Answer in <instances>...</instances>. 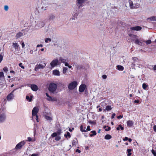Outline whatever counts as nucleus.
<instances>
[{"label": "nucleus", "instance_id": "obj_17", "mask_svg": "<svg viewBox=\"0 0 156 156\" xmlns=\"http://www.w3.org/2000/svg\"><path fill=\"white\" fill-rule=\"evenodd\" d=\"M129 6L131 9H134L136 8V7L133 6V4L132 1L131 0H129Z\"/></svg>", "mask_w": 156, "mask_h": 156}, {"label": "nucleus", "instance_id": "obj_60", "mask_svg": "<svg viewBox=\"0 0 156 156\" xmlns=\"http://www.w3.org/2000/svg\"><path fill=\"white\" fill-rule=\"evenodd\" d=\"M153 68L154 70H156V65H154Z\"/></svg>", "mask_w": 156, "mask_h": 156}, {"label": "nucleus", "instance_id": "obj_13", "mask_svg": "<svg viewBox=\"0 0 156 156\" xmlns=\"http://www.w3.org/2000/svg\"><path fill=\"white\" fill-rule=\"evenodd\" d=\"M127 125L128 127H132L134 124V122L133 121L128 120L127 122Z\"/></svg>", "mask_w": 156, "mask_h": 156}, {"label": "nucleus", "instance_id": "obj_10", "mask_svg": "<svg viewBox=\"0 0 156 156\" xmlns=\"http://www.w3.org/2000/svg\"><path fill=\"white\" fill-rule=\"evenodd\" d=\"M6 118V115L4 113L0 114V122H4Z\"/></svg>", "mask_w": 156, "mask_h": 156}, {"label": "nucleus", "instance_id": "obj_14", "mask_svg": "<svg viewBox=\"0 0 156 156\" xmlns=\"http://www.w3.org/2000/svg\"><path fill=\"white\" fill-rule=\"evenodd\" d=\"M142 29V27L140 26H136L133 27H132L130 28L131 30L139 31L141 30Z\"/></svg>", "mask_w": 156, "mask_h": 156}, {"label": "nucleus", "instance_id": "obj_54", "mask_svg": "<svg viewBox=\"0 0 156 156\" xmlns=\"http://www.w3.org/2000/svg\"><path fill=\"white\" fill-rule=\"evenodd\" d=\"M86 130H87V131H90V126H87V129H86Z\"/></svg>", "mask_w": 156, "mask_h": 156}, {"label": "nucleus", "instance_id": "obj_2", "mask_svg": "<svg viewBox=\"0 0 156 156\" xmlns=\"http://www.w3.org/2000/svg\"><path fill=\"white\" fill-rule=\"evenodd\" d=\"M57 88V85L55 83H51L49 85L48 90L50 92L53 93L55 91Z\"/></svg>", "mask_w": 156, "mask_h": 156}, {"label": "nucleus", "instance_id": "obj_22", "mask_svg": "<svg viewBox=\"0 0 156 156\" xmlns=\"http://www.w3.org/2000/svg\"><path fill=\"white\" fill-rule=\"evenodd\" d=\"M116 68L121 71H122L124 69V67L118 65L116 66Z\"/></svg>", "mask_w": 156, "mask_h": 156}, {"label": "nucleus", "instance_id": "obj_18", "mask_svg": "<svg viewBox=\"0 0 156 156\" xmlns=\"http://www.w3.org/2000/svg\"><path fill=\"white\" fill-rule=\"evenodd\" d=\"M135 43L136 44H138L139 45H140L141 46L143 45V43L142 42H141V41H140L138 38L136 39L135 40Z\"/></svg>", "mask_w": 156, "mask_h": 156}, {"label": "nucleus", "instance_id": "obj_5", "mask_svg": "<svg viewBox=\"0 0 156 156\" xmlns=\"http://www.w3.org/2000/svg\"><path fill=\"white\" fill-rule=\"evenodd\" d=\"M86 1V0H76V5L78 8L80 9L81 7L83 6V4Z\"/></svg>", "mask_w": 156, "mask_h": 156}, {"label": "nucleus", "instance_id": "obj_38", "mask_svg": "<svg viewBox=\"0 0 156 156\" xmlns=\"http://www.w3.org/2000/svg\"><path fill=\"white\" fill-rule=\"evenodd\" d=\"M51 41V39L50 38H46L45 39V41L46 43H47L50 42Z\"/></svg>", "mask_w": 156, "mask_h": 156}, {"label": "nucleus", "instance_id": "obj_25", "mask_svg": "<svg viewBox=\"0 0 156 156\" xmlns=\"http://www.w3.org/2000/svg\"><path fill=\"white\" fill-rule=\"evenodd\" d=\"M55 18V16L51 14L49 16V20H53Z\"/></svg>", "mask_w": 156, "mask_h": 156}, {"label": "nucleus", "instance_id": "obj_33", "mask_svg": "<svg viewBox=\"0 0 156 156\" xmlns=\"http://www.w3.org/2000/svg\"><path fill=\"white\" fill-rule=\"evenodd\" d=\"M112 108L111 106L108 105L106 107L105 110L107 111H109L111 110Z\"/></svg>", "mask_w": 156, "mask_h": 156}, {"label": "nucleus", "instance_id": "obj_50", "mask_svg": "<svg viewBox=\"0 0 156 156\" xmlns=\"http://www.w3.org/2000/svg\"><path fill=\"white\" fill-rule=\"evenodd\" d=\"M3 56L1 54H0V63L2 61L3 59Z\"/></svg>", "mask_w": 156, "mask_h": 156}, {"label": "nucleus", "instance_id": "obj_15", "mask_svg": "<svg viewBox=\"0 0 156 156\" xmlns=\"http://www.w3.org/2000/svg\"><path fill=\"white\" fill-rule=\"evenodd\" d=\"M52 74L55 76H60L59 71L56 69L53 71Z\"/></svg>", "mask_w": 156, "mask_h": 156}, {"label": "nucleus", "instance_id": "obj_20", "mask_svg": "<svg viewBox=\"0 0 156 156\" xmlns=\"http://www.w3.org/2000/svg\"><path fill=\"white\" fill-rule=\"evenodd\" d=\"M78 15V13H77V12H74L73 13V17H74L73 18V17L72 18V20H76V19H77V17Z\"/></svg>", "mask_w": 156, "mask_h": 156}, {"label": "nucleus", "instance_id": "obj_55", "mask_svg": "<svg viewBox=\"0 0 156 156\" xmlns=\"http://www.w3.org/2000/svg\"><path fill=\"white\" fill-rule=\"evenodd\" d=\"M27 139H28V140L29 141H32V139L30 137H28L27 138Z\"/></svg>", "mask_w": 156, "mask_h": 156}, {"label": "nucleus", "instance_id": "obj_27", "mask_svg": "<svg viewBox=\"0 0 156 156\" xmlns=\"http://www.w3.org/2000/svg\"><path fill=\"white\" fill-rule=\"evenodd\" d=\"M112 138L111 135L109 134L106 135L105 137V138L106 140H109Z\"/></svg>", "mask_w": 156, "mask_h": 156}, {"label": "nucleus", "instance_id": "obj_42", "mask_svg": "<svg viewBox=\"0 0 156 156\" xmlns=\"http://www.w3.org/2000/svg\"><path fill=\"white\" fill-rule=\"evenodd\" d=\"M61 139V137L59 136H57L55 138L56 140L58 141Z\"/></svg>", "mask_w": 156, "mask_h": 156}, {"label": "nucleus", "instance_id": "obj_43", "mask_svg": "<svg viewBox=\"0 0 156 156\" xmlns=\"http://www.w3.org/2000/svg\"><path fill=\"white\" fill-rule=\"evenodd\" d=\"M137 36L134 35H133L131 37V38L133 41H134V39H135L136 40V39H137Z\"/></svg>", "mask_w": 156, "mask_h": 156}, {"label": "nucleus", "instance_id": "obj_36", "mask_svg": "<svg viewBox=\"0 0 156 156\" xmlns=\"http://www.w3.org/2000/svg\"><path fill=\"white\" fill-rule=\"evenodd\" d=\"M4 73L2 72H0V78H5Z\"/></svg>", "mask_w": 156, "mask_h": 156}, {"label": "nucleus", "instance_id": "obj_3", "mask_svg": "<svg viewBox=\"0 0 156 156\" xmlns=\"http://www.w3.org/2000/svg\"><path fill=\"white\" fill-rule=\"evenodd\" d=\"M45 66L46 64L44 62H41L39 65H37L36 66L35 70L37 71L38 69H42Z\"/></svg>", "mask_w": 156, "mask_h": 156}, {"label": "nucleus", "instance_id": "obj_6", "mask_svg": "<svg viewBox=\"0 0 156 156\" xmlns=\"http://www.w3.org/2000/svg\"><path fill=\"white\" fill-rule=\"evenodd\" d=\"M60 64L58 60L57 59L53 60L50 63V65L52 68H53L57 65Z\"/></svg>", "mask_w": 156, "mask_h": 156}, {"label": "nucleus", "instance_id": "obj_35", "mask_svg": "<svg viewBox=\"0 0 156 156\" xmlns=\"http://www.w3.org/2000/svg\"><path fill=\"white\" fill-rule=\"evenodd\" d=\"M86 129V127H84V129H83V126L82 125H81V126H80V130L81 132H86V130L85 129Z\"/></svg>", "mask_w": 156, "mask_h": 156}, {"label": "nucleus", "instance_id": "obj_12", "mask_svg": "<svg viewBox=\"0 0 156 156\" xmlns=\"http://www.w3.org/2000/svg\"><path fill=\"white\" fill-rule=\"evenodd\" d=\"M86 87V86L84 84L81 85L79 88V91L80 92H83Z\"/></svg>", "mask_w": 156, "mask_h": 156}, {"label": "nucleus", "instance_id": "obj_4", "mask_svg": "<svg viewBox=\"0 0 156 156\" xmlns=\"http://www.w3.org/2000/svg\"><path fill=\"white\" fill-rule=\"evenodd\" d=\"M77 85V83L76 81H73L70 83L68 86V89L71 90H73L76 88Z\"/></svg>", "mask_w": 156, "mask_h": 156}, {"label": "nucleus", "instance_id": "obj_23", "mask_svg": "<svg viewBox=\"0 0 156 156\" xmlns=\"http://www.w3.org/2000/svg\"><path fill=\"white\" fill-rule=\"evenodd\" d=\"M78 142L77 139L76 138H74L72 140V144L73 146L75 145Z\"/></svg>", "mask_w": 156, "mask_h": 156}, {"label": "nucleus", "instance_id": "obj_11", "mask_svg": "<svg viewBox=\"0 0 156 156\" xmlns=\"http://www.w3.org/2000/svg\"><path fill=\"white\" fill-rule=\"evenodd\" d=\"M12 46L16 50L18 51L19 50L20 47L19 45L17 43H13L12 44Z\"/></svg>", "mask_w": 156, "mask_h": 156}, {"label": "nucleus", "instance_id": "obj_8", "mask_svg": "<svg viewBox=\"0 0 156 156\" xmlns=\"http://www.w3.org/2000/svg\"><path fill=\"white\" fill-rule=\"evenodd\" d=\"M39 109L37 107H34L32 111V115L33 116V118L35 115H36L37 113L38 112Z\"/></svg>", "mask_w": 156, "mask_h": 156}, {"label": "nucleus", "instance_id": "obj_31", "mask_svg": "<svg viewBox=\"0 0 156 156\" xmlns=\"http://www.w3.org/2000/svg\"><path fill=\"white\" fill-rule=\"evenodd\" d=\"M92 134H90V137H92L93 136H95L96 134V133L95 131H92L91 132Z\"/></svg>", "mask_w": 156, "mask_h": 156}, {"label": "nucleus", "instance_id": "obj_46", "mask_svg": "<svg viewBox=\"0 0 156 156\" xmlns=\"http://www.w3.org/2000/svg\"><path fill=\"white\" fill-rule=\"evenodd\" d=\"M151 152L153 154L154 156H156V152L153 149L152 150Z\"/></svg>", "mask_w": 156, "mask_h": 156}, {"label": "nucleus", "instance_id": "obj_41", "mask_svg": "<svg viewBox=\"0 0 156 156\" xmlns=\"http://www.w3.org/2000/svg\"><path fill=\"white\" fill-rule=\"evenodd\" d=\"M3 71L5 72H7L8 71V68L6 67H5L3 69Z\"/></svg>", "mask_w": 156, "mask_h": 156}, {"label": "nucleus", "instance_id": "obj_37", "mask_svg": "<svg viewBox=\"0 0 156 156\" xmlns=\"http://www.w3.org/2000/svg\"><path fill=\"white\" fill-rule=\"evenodd\" d=\"M131 150L130 149H128L127 150V152L128 153V154H127L128 156H130L131 155Z\"/></svg>", "mask_w": 156, "mask_h": 156}, {"label": "nucleus", "instance_id": "obj_1", "mask_svg": "<svg viewBox=\"0 0 156 156\" xmlns=\"http://www.w3.org/2000/svg\"><path fill=\"white\" fill-rule=\"evenodd\" d=\"M35 26L34 28V30H39L44 27L45 25L44 23L42 21L39 20L35 21Z\"/></svg>", "mask_w": 156, "mask_h": 156}, {"label": "nucleus", "instance_id": "obj_47", "mask_svg": "<svg viewBox=\"0 0 156 156\" xmlns=\"http://www.w3.org/2000/svg\"><path fill=\"white\" fill-rule=\"evenodd\" d=\"M145 42H146V44H151V40H148L146 41H145Z\"/></svg>", "mask_w": 156, "mask_h": 156}, {"label": "nucleus", "instance_id": "obj_32", "mask_svg": "<svg viewBox=\"0 0 156 156\" xmlns=\"http://www.w3.org/2000/svg\"><path fill=\"white\" fill-rule=\"evenodd\" d=\"M68 70V68L66 67H64L63 68L62 72L64 74H66L67 70Z\"/></svg>", "mask_w": 156, "mask_h": 156}, {"label": "nucleus", "instance_id": "obj_39", "mask_svg": "<svg viewBox=\"0 0 156 156\" xmlns=\"http://www.w3.org/2000/svg\"><path fill=\"white\" fill-rule=\"evenodd\" d=\"M45 118L48 120H52L51 118L47 115L45 116Z\"/></svg>", "mask_w": 156, "mask_h": 156}, {"label": "nucleus", "instance_id": "obj_62", "mask_svg": "<svg viewBox=\"0 0 156 156\" xmlns=\"http://www.w3.org/2000/svg\"><path fill=\"white\" fill-rule=\"evenodd\" d=\"M134 102L135 103H139V101L138 100H136L134 101Z\"/></svg>", "mask_w": 156, "mask_h": 156}, {"label": "nucleus", "instance_id": "obj_28", "mask_svg": "<svg viewBox=\"0 0 156 156\" xmlns=\"http://www.w3.org/2000/svg\"><path fill=\"white\" fill-rule=\"evenodd\" d=\"M64 136H65V137L66 138H67L68 137L69 138H70L71 137L70 133L68 132H66V133L65 134Z\"/></svg>", "mask_w": 156, "mask_h": 156}, {"label": "nucleus", "instance_id": "obj_34", "mask_svg": "<svg viewBox=\"0 0 156 156\" xmlns=\"http://www.w3.org/2000/svg\"><path fill=\"white\" fill-rule=\"evenodd\" d=\"M104 129H105V130L106 131H108L110 130L111 129V128L110 127H109L108 126H105L104 127Z\"/></svg>", "mask_w": 156, "mask_h": 156}, {"label": "nucleus", "instance_id": "obj_16", "mask_svg": "<svg viewBox=\"0 0 156 156\" xmlns=\"http://www.w3.org/2000/svg\"><path fill=\"white\" fill-rule=\"evenodd\" d=\"M31 89L34 91H36L38 89L37 86L35 84L31 85Z\"/></svg>", "mask_w": 156, "mask_h": 156}, {"label": "nucleus", "instance_id": "obj_24", "mask_svg": "<svg viewBox=\"0 0 156 156\" xmlns=\"http://www.w3.org/2000/svg\"><path fill=\"white\" fill-rule=\"evenodd\" d=\"M59 60L62 63H65L66 62L67 60L66 59L64 58H62L60 57L59 58Z\"/></svg>", "mask_w": 156, "mask_h": 156}, {"label": "nucleus", "instance_id": "obj_58", "mask_svg": "<svg viewBox=\"0 0 156 156\" xmlns=\"http://www.w3.org/2000/svg\"><path fill=\"white\" fill-rule=\"evenodd\" d=\"M154 131L156 132V125H155L153 127Z\"/></svg>", "mask_w": 156, "mask_h": 156}, {"label": "nucleus", "instance_id": "obj_29", "mask_svg": "<svg viewBox=\"0 0 156 156\" xmlns=\"http://www.w3.org/2000/svg\"><path fill=\"white\" fill-rule=\"evenodd\" d=\"M58 134H60V133L59 132H58L57 133H54L51 134V136L52 137H56L57 136Z\"/></svg>", "mask_w": 156, "mask_h": 156}, {"label": "nucleus", "instance_id": "obj_30", "mask_svg": "<svg viewBox=\"0 0 156 156\" xmlns=\"http://www.w3.org/2000/svg\"><path fill=\"white\" fill-rule=\"evenodd\" d=\"M120 129L122 130H123L124 129V127L122 126L121 125H119L118 126V127L117 128V130H119Z\"/></svg>", "mask_w": 156, "mask_h": 156}, {"label": "nucleus", "instance_id": "obj_64", "mask_svg": "<svg viewBox=\"0 0 156 156\" xmlns=\"http://www.w3.org/2000/svg\"><path fill=\"white\" fill-rule=\"evenodd\" d=\"M38 156V154H33L31 155V156Z\"/></svg>", "mask_w": 156, "mask_h": 156}, {"label": "nucleus", "instance_id": "obj_59", "mask_svg": "<svg viewBox=\"0 0 156 156\" xmlns=\"http://www.w3.org/2000/svg\"><path fill=\"white\" fill-rule=\"evenodd\" d=\"M21 45H22V48H24V47L25 46V44H24V42H23L22 43Z\"/></svg>", "mask_w": 156, "mask_h": 156}, {"label": "nucleus", "instance_id": "obj_21", "mask_svg": "<svg viewBox=\"0 0 156 156\" xmlns=\"http://www.w3.org/2000/svg\"><path fill=\"white\" fill-rule=\"evenodd\" d=\"M147 20H150L151 21L156 20V17L155 16H152L149 18H148Z\"/></svg>", "mask_w": 156, "mask_h": 156}, {"label": "nucleus", "instance_id": "obj_9", "mask_svg": "<svg viewBox=\"0 0 156 156\" xmlns=\"http://www.w3.org/2000/svg\"><path fill=\"white\" fill-rule=\"evenodd\" d=\"M16 89H14L10 94H9L7 97V99L8 101H10L13 99L14 95L13 93Z\"/></svg>", "mask_w": 156, "mask_h": 156}, {"label": "nucleus", "instance_id": "obj_19", "mask_svg": "<svg viewBox=\"0 0 156 156\" xmlns=\"http://www.w3.org/2000/svg\"><path fill=\"white\" fill-rule=\"evenodd\" d=\"M23 36V34L21 32H19L17 33L16 36V38L17 39Z\"/></svg>", "mask_w": 156, "mask_h": 156}, {"label": "nucleus", "instance_id": "obj_63", "mask_svg": "<svg viewBox=\"0 0 156 156\" xmlns=\"http://www.w3.org/2000/svg\"><path fill=\"white\" fill-rule=\"evenodd\" d=\"M76 152H78V153H80L81 151L80 150L78 149H77L76 150Z\"/></svg>", "mask_w": 156, "mask_h": 156}, {"label": "nucleus", "instance_id": "obj_48", "mask_svg": "<svg viewBox=\"0 0 156 156\" xmlns=\"http://www.w3.org/2000/svg\"><path fill=\"white\" fill-rule=\"evenodd\" d=\"M22 63H20L19 64V66L22 69H24L25 67L24 66L22 65Z\"/></svg>", "mask_w": 156, "mask_h": 156}, {"label": "nucleus", "instance_id": "obj_61", "mask_svg": "<svg viewBox=\"0 0 156 156\" xmlns=\"http://www.w3.org/2000/svg\"><path fill=\"white\" fill-rule=\"evenodd\" d=\"M115 113H113L112 116V118L113 119V118H114V117L115 116Z\"/></svg>", "mask_w": 156, "mask_h": 156}, {"label": "nucleus", "instance_id": "obj_40", "mask_svg": "<svg viewBox=\"0 0 156 156\" xmlns=\"http://www.w3.org/2000/svg\"><path fill=\"white\" fill-rule=\"evenodd\" d=\"M142 87L144 89L146 90L147 87V85L145 83H144L143 84Z\"/></svg>", "mask_w": 156, "mask_h": 156}, {"label": "nucleus", "instance_id": "obj_52", "mask_svg": "<svg viewBox=\"0 0 156 156\" xmlns=\"http://www.w3.org/2000/svg\"><path fill=\"white\" fill-rule=\"evenodd\" d=\"M34 116H35V119H36V121H37V122H38L39 120H38V115H35Z\"/></svg>", "mask_w": 156, "mask_h": 156}, {"label": "nucleus", "instance_id": "obj_53", "mask_svg": "<svg viewBox=\"0 0 156 156\" xmlns=\"http://www.w3.org/2000/svg\"><path fill=\"white\" fill-rule=\"evenodd\" d=\"M102 77L103 79H105L106 78L107 76L106 75H102Z\"/></svg>", "mask_w": 156, "mask_h": 156}, {"label": "nucleus", "instance_id": "obj_57", "mask_svg": "<svg viewBox=\"0 0 156 156\" xmlns=\"http://www.w3.org/2000/svg\"><path fill=\"white\" fill-rule=\"evenodd\" d=\"M128 139V138L127 137H125L123 139V140L124 141H126V140H127Z\"/></svg>", "mask_w": 156, "mask_h": 156}, {"label": "nucleus", "instance_id": "obj_51", "mask_svg": "<svg viewBox=\"0 0 156 156\" xmlns=\"http://www.w3.org/2000/svg\"><path fill=\"white\" fill-rule=\"evenodd\" d=\"M132 59L135 61H137L138 60V58L136 57H133Z\"/></svg>", "mask_w": 156, "mask_h": 156}, {"label": "nucleus", "instance_id": "obj_44", "mask_svg": "<svg viewBox=\"0 0 156 156\" xmlns=\"http://www.w3.org/2000/svg\"><path fill=\"white\" fill-rule=\"evenodd\" d=\"M4 9L5 11H7L9 9L8 6L7 5H5L4 7Z\"/></svg>", "mask_w": 156, "mask_h": 156}, {"label": "nucleus", "instance_id": "obj_45", "mask_svg": "<svg viewBox=\"0 0 156 156\" xmlns=\"http://www.w3.org/2000/svg\"><path fill=\"white\" fill-rule=\"evenodd\" d=\"M4 78H0V85H2L4 81Z\"/></svg>", "mask_w": 156, "mask_h": 156}, {"label": "nucleus", "instance_id": "obj_56", "mask_svg": "<svg viewBox=\"0 0 156 156\" xmlns=\"http://www.w3.org/2000/svg\"><path fill=\"white\" fill-rule=\"evenodd\" d=\"M122 117H123V116L122 115H120L119 116H118L117 118L118 119H119L122 118Z\"/></svg>", "mask_w": 156, "mask_h": 156}, {"label": "nucleus", "instance_id": "obj_26", "mask_svg": "<svg viewBox=\"0 0 156 156\" xmlns=\"http://www.w3.org/2000/svg\"><path fill=\"white\" fill-rule=\"evenodd\" d=\"M46 95L48 97V98H47V100L49 101H51L52 100V98L47 93H46Z\"/></svg>", "mask_w": 156, "mask_h": 156}, {"label": "nucleus", "instance_id": "obj_49", "mask_svg": "<svg viewBox=\"0 0 156 156\" xmlns=\"http://www.w3.org/2000/svg\"><path fill=\"white\" fill-rule=\"evenodd\" d=\"M26 99L29 100V101H31V99L28 96H26Z\"/></svg>", "mask_w": 156, "mask_h": 156}, {"label": "nucleus", "instance_id": "obj_7", "mask_svg": "<svg viewBox=\"0 0 156 156\" xmlns=\"http://www.w3.org/2000/svg\"><path fill=\"white\" fill-rule=\"evenodd\" d=\"M25 142L24 141H23L20 142L15 147L16 149H18L21 148L22 146L25 144Z\"/></svg>", "mask_w": 156, "mask_h": 156}]
</instances>
